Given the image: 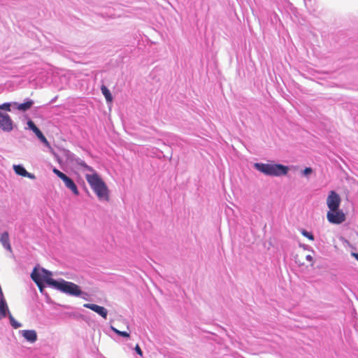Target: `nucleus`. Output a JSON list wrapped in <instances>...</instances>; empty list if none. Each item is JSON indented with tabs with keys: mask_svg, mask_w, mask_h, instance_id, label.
Masks as SVG:
<instances>
[{
	"mask_svg": "<svg viewBox=\"0 0 358 358\" xmlns=\"http://www.w3.org/2000/svg\"><path fill=\"white\" fill-rule=\"evenodd\" d=\"M85 178L99 200L109 201V189L97 173H86Z\"/></svg>",
	"mask_w": 358,
	"mask_h": 358,
	"instance_id": "1",
	"label": "nucleus"
},
{
	"mask_svg": "<svg viewBox=\"0 0 358 358\" xmlns=\"http://www.w3.org/2000/svg\"><path fill=\"white\" fill-rule=\"evenodd\" d=\"M254 166L259 171L268 176L286 175L288 171V168L281 164L255 163Z\"/></svg>",
	"mask_w": 358,
	"mask_h": 358,
	"instance_id": "2",
	"label": "nucleus"
},
{
	"mask_svg": "<svg viewBox=\"0 0 358 358\" xmlns=\"http://www.w3.org/2000/svg\"><path fill=\"white\" fill-rule=\"evenodd\" d=\"M54 288L71 296H80L82 293L80 287L76 284L62 280L58 282H53Z\"/></svg>",
	"mask_w": 358,
	"mask_h": 358,
	"instance_id": "3",
	"label": "nucleus"
},
{
	"mask_svg": "<svg viewBox=\"0 0 358 358\" xmlns=\"http://www.w3.org/2000/svg\"><path fill=\"white\" fill-rule=\"evenodd\" d=\"M341 199L338 194L335 191H330L327 198V205L329 210L334 211L339 209L341 205Z\"/></svg>",
	"mask_w": 358,
	"mask_h": 358,
	"instance_id": "4",
	"label": "nucleus"
},
{
	"mask_svg": "<svg viewBox=\"0 0 358 358\" xmlns=\"http://www.w3.org/2000/svg\"><path fill=\"white\" fill-rule=\"evenodd\" d=\"M327 218L330 223L339 224L345 220V215L341 210H329Z\"/></svg>",
	"mask_w": 358,
	"mask_h": 358,
	"instance_id": "5",
	"label": "nucleus"
},
{
	"mask_svg": "<svg viewBox=\"0 0 358 358\" xmlns=\"http://www.w3.org/2000/svg\"><path fill=\"white\" fill-rule=\"evenodd\" d=\"M13 124L9 115L0 110V128L4 131H10L13 129Z\"/></svg>",
	"mask_w": 358,
	"mask_h": 358,
	"instance_id": "6",
	"label": "nucleus"
},
{
	"mask_svg": "<svg viewBox=\"0 0 358 358\" xmlns=\"http://www.w3.org/2000/svg\"><path fill=\"white\" fill-rule=\"evenodd\" d=\"M83 306L94 311L104 319H106L108 311L104 307L94 303H85Z\"/></svg>",
	"mask_w": 358,
	"mask_h": 358,
	"instance_id": "7",
	"label": "nucleus"
},
{
	"mask_svg": "<svg viewBox=\"0 0 358 358\" xmlns=\"http://www.w3.org/2000/svg\"><path fill=\"white\" fill-rule=\"evenodd\" d=\"M39 278L41 279V281H45L48 285H50L54 287L53 282H57V280L52 279L51 278L52 273L49 271L41 268L40 272H38Z\"/></svg>",
	"mask_w": 358,
	"mask_h": 358,
	"instance_id": "8",
	"label": "nucleus"
},
{
	"mask_svg": "<svg viewBox=\"0 0 358 358\" xmlns=\"http://www.w3.org/2000/svg\"><path fill=\"white\" fill-rule=\"evenodd\" d=\"M73 164L78 169L85 171H87L91 173H96L91 166L87 165V164L82 159L77 158L73 161Z\"/></svg>",
	"mask_w": 358,
	"mask_h": 358,
	"instance_id": "9",
	"label": "nucleus"
},
{
	"mask_svg": "<svg viewBox=\"0 0 358 358\" xmlns=\"http://www.w3.org/2000/svg\"><path fill=\"white\" fill-rule=\"evenodd\" d=\"M64 184H65V186L69 188V189L71 190V192L75 194V195H78L79 194V191L77 188V186L75 184V182L73 181V180L71 178H70L69 177H68L66 175L65 176V177L62 180Z\"/></svg>",
	"mask_w": 358,
	"mask_h": 358,
	"instance_id": "10",
	"label": "nucleus"
},
{
	"mask_svg": "<svg viewBox=\"0 0 358 358\" xmlns=\"http://www.w3.org/2000/svg\"><path fill=\"white\" fill-rule=\"evenodd\" d=\"M22 335L30 343H34L37 340V334L35 330H23L22 331Z\"/></svg>",
	"mask_w": 358,
	"mask_h": 358,
	"instance_id": "11",
	"label": "nucleus"
},
{
	"mask_svg": "<svg viewBox=\"0 0 358 358\" xmlns=\"http://www.w3.org/2000/svg\"><path fill=\"white\" fill-rule=\"evenodd\" d=\"M31 278L33 280V281L36 284V285L39 288L40 291L43 292V281H41V279L39 278V275L38 274V270L36 268H34L33 271L31 272Z\"/></svg>",
	"mask_w": 358,
	"mask_h": 358,
	"instance_id": "12",
	"label": "nucleus"
},
{
	"mask_svg": "<svg viewBox=\"0 0 358 358\" xmlns=\"http://www.w3.org/2000/svg\"><path fill=\"white\" fill-rule=\"evenodd\" d=\"M10 311L6 299L0 300V320L9 315Z\"/></svg>",
	"mask_w": 358,
	"mask_h": 358,
	"instance_id": "13",
	"label": "nucleus"
},
{
	"mask_svg": "<svg viewBox=\"0 0 358 358\" xmlns=\"http://www.w3.org/2000/svg\"><path fill=\"white\" fill-rule=\"evenodd\" d=\"M0 242L1 243L3 248H5L6 250L11 251V245L10 244L9 241V235L7 231H5L1 234L0 236Z\"/></svg>",
	"mask_w": 358,
	"mask_h": 358,
	"instance_id": "14",
	"label": "nucleus"
},
{
	"mask_svg": "<svg viewBox=\"0 0 358 358\" xmlns=\"http://www.w3.org/2000/svg\"><path fill=\"white\" fill-rule=\"evenodd\" d=\"M101 90L106 101L108 102H111L113 101V96L110 92V90L105 85H102L101 87Z\"/></svg>",
	"mask_w": 358,
	"mask_h": 358,
	"instance_id": "15",
	"label": "nucleus"
},
{
	"mask_svg": "<svg viewBox=\"0 0 358 358\" xmlns=\"http://www.w3.org/2000/svg\"><path fill=\"white\" fill-rule=\"evenodd\" d=\"M33 103H34V102L32 101L29 100L24 103L18 104L17 106V108L19 110L25 111V110L29 109L32 106Z\"/></svg>",
	"mask_w": 358,
	"mask_h": 358,
	"instance_id": "16",
	"label": "nucleus"
},
{
	"mask_svg": "<svg viewBox=\"0 0 358 358\" xmlns=\"http://www.w3.org/2000/svg\"><path fill=\"white\" fill-rule=\"evenodd\" d=\"M13 169L16 174L21 176H25L27 174L26 169L21 165H14Z\"/></svg>",
	"mask_w": 358,
	"mask_h": 358,
	"instance_id": "17",
	"label": "nucleus"
},
{
	"mask_svg": "<svg viewBox=\"0 0 358 358\" xmlns=\"http://www.w3.org/2000/svg\"><path fill=\"white\" fill-rule=\"evenodd\" d=\"M8 316L10 320V324L14 329H17L21 327V324L14 319L11 313H9Z\"/></svg>",
	"mask_w": 358,
	"mask_h": 358,
	"instance_id": "18",
	"label": "nucleus"
},
{
	"mask_svg": "<svg viewBox=\"0 0 358 358\" xmlns=\"http://www.w3.org/2000/svg\"><path fill=\"white\" fill-rule=\"evenodd\" d=\"M111 329L119 336H121L123 337H127V338L129 337V334L127 333V331H120L113 327H111Z\"/></svg>",
	"mask_w": 358,
	"mask_h": 358,
	"instance_id": "19",
	"label": "nucleus"
},
{
	"mask_svg": "<svg viewBox=\"0 0 358 358\" xmlns=\"http://www.w3.org/2000/svg\"><path fill=\"white\" fill-rule=\"evenodd\" d=\"M301 233H302L303 236L308 238V239H310L311 241L314 240V236L311 233H310L306 230H303Z\"/></svg>",
	"mask_w": 358,
	"mask_h": 358,
	"instance_id": "20",
	"label": "nucleus"
},
{
	"mask_svg": "<svg viewBox=\"0 0 358 358\" xmlns=\"http://www.w3.org/2000/svg\"><path fill=\"white\" fill-rule=\"evenodd\" d=\"M4 110L6 111H10V104L8 103H3L0 106V110Z\"/></svg>",
	"mask_w": 358,
	"mask_h": 358,
	"instance_id": "21",
	"label": "nucleus"
},
{
	"mask_svg": "<svg viewBox=\"0 0 358 358\" xmlns=\"http://www.w3.org/2000/svg\"><path fill=\"white\" fill-rule=\"evenodd\" d=\"M53 173H55L61 180H62L66 176L64 173L57 169H53Z\"/></svg>",
	"mask_w": 358,
	"mask_h": 358,
	"instance_id": "22",
	"label": "nucleus"
},
{
	"mask_svg": "<svg viewBox=\"0 0 358 358\" xmlns=\"http://www.w3.org/2000/svg\"><path fill=\"white\" fill-rule=\"evenodd\" d=\"M134 350L138 355H139L140 356H143V352L138 344L135 346Z\"/></svg>",
	"mask_w": 358,
	"mask_h": 358,
	"instance_id": "23",
	"label": "nucleus"
},
{
	"mask_svg": "<svg viewBox=\"0 0 358 358\" xmlns=\"http://www.w3.org/2000/svg\"><path fill=\"white\" fill-rule=\"evenodd\" d=\"M313 172V170L310 167H306L303 171V175L305 176H307L308 174H310L311 173Z\"/></svg>",
	"mask_w": 358,
	"mask_h": 358,
	"instance_id": "24",
	"label": "nucleus"
},
{
	"mask_svg": "<svg viewBox=\"0 0 358 358\" xmlns=\"http://www.w3.org/2000/svg\"><path fill=\"white\" fill-rule=\"evenodd\" d=\"M40 141L42 143H43L45 144V145L47 146L48 148H51L50 143L48 141V140L46 139V138L45 136L43 137V138L41 139Z\"/></svg>",
	"mask_w": 358,
	"mask_h": 358,
	"instance_id": "25",
	"label": "nucleus"
},
{
	"mask_svg": "<svg viewBox=\"0 0 358 358\" xmlns=\"http://www.w3.org/2000/svg\"><path fill=\"white\" fill-rule=\"evenodd\" d=\"M27 125L30 129H33L36 127L35 124L31 120L28 121Z\"/></svg>",
	"mask_w": 358,
	"mask_h": 358,
	"instance_id": "26",
	"label": "nucleus"
},
{
	"mask_svg": "<svg viewBox=\"0 0 358 358\" xmlns=\"http://www.w3.org/2000/svg\"><path fill=\"white\" fill-rule=\"evenodd\" d=\"M24 177H27L30 179H35L36 178V176L33 174V173H29L27 171V174L25 175Z\"/></svg>",
	"mask_w": 358,
	"mask_h": 358,
	"instance_id": "27",
	"label": "nucleus"
},
{
	"mask_svg": "<svg viewBox=\"0 0 358 358\" xmlns=\"http://www.w3.org/2000/svg\"><path fill=\"white\" fill-rule=\"evenodd\" d=\"M36 136L38 138L39 140L43 138V137L45 136L43 133L40 131H38L36 134Z\"/></svg>",
	"mask_w": 358,
	"mask_h": 358,
	"instance_id": "28",
	"label": "nucleus"
},
{
	"mask_svg": "<svg viewBox=\"0 0 358 358\" xmlns=\"http://www.w3.org/2000/svg\"><path fill=\"white\" fill-rule=\"evenodd\" d=\"M3 299H6L4 296H3V292L1 290V288L0 287V300H3Z\"/></svg>",
	"mask_w": 358,
	"mask_h": 358,
	"instance_id": "29",
	"label": "nucleus"
},
{
	"mask_svg": "<svg viewBox=\"0 0 358 358\" xmlns=\"http://www.w3.org/2000/svg\"><path fill=\"white\" fill-rule=\"evenodd\" d=\"M34 133L36 134L40 129L36 126L33 129H31Z\"/></svg>",
	"mask_w": 358,
	"mask_h": 358,
	"instance_id": "30",
	"label": "nucleus"
},
{
	"mask_svg": "<svg viewBox=\"0 0 358 358\" xmlns=\"http://www.w3.org/2000/svg\"><path fill=\"white\" fill-rule=\"evenodd\" d=\"M306 259L310 261V262H312L313 260V257H311V255H308L306 256Z\"/></svg>",
	"mask_w": 358,
	"mask_h": 358,
	"instance_id": "31",
	"label": "nucleus"
},
{
	"mask_svg": "<svg viewBox=\"0 0 358 358\" xmlns=\"http://www.w3.org/2000/svg\"><path fill=\"white\" fill-rule=\"evenodd\" d=\"M352 255L356 258L357 260H358V253H352Z\"/></svg>",
	"mask_w": 358,
	"mask_h": 358,
	"instance_id": "32",
	"label": "nucleus"
}]
</instances>
